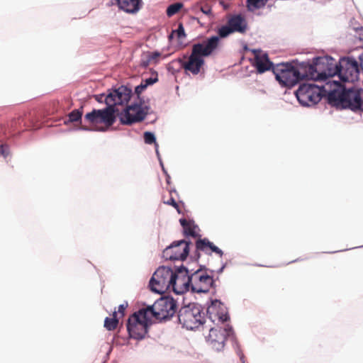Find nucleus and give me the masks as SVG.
Segmentation results:
<instances>
[{
	"label": "nucleus",
	"mask_w": 363,
	"mask_h": 363,
	"mask_svg": "<svg viewBox=\"0 0 363 363\" xmlns=\"http://www.w3.org/2000/svg\"><path fill=\"white\" fill-rule=\"evenodd\" d=\"M132 90L121 86L118 89L109 91L105 98L106 107L103 109H94L85 115V119L91 123H103L107 126L112 125L116 119V113L118 111L117 105L127 103L131 96Z\"/></svg>",
	"instance_id": "1"
},
{
	"label": "nucleus",
	"mask_w": 363,
	"mask_h": 363,
	"mask_svg": "<svg viewBox=\"0 0 363 363\" xmlns=\"http://www.w3.org/2000/svg\"><path fill=\"white\" fill-rule=\"evenodd\" d=\"M307 74V79L325 81L327 86L334 84L331 78L336 76V62L330 56L313 57L312 61H303Z\"/></svg>",
	"instance_id": "2"
},
{
	"label": "nucleus",
	"mask_w": 363,
	"mask_h": 363,
	"mask_svg": "<svg viewBox=\"0 0 363 363\" xmlns=\"http://www.w3.org/2000/svg\"><path fill=\"white\" fill-rule=\"evenodd\" d=\"M219 45V39L217 36L208 38L203 43H195L192 46L191 53L188 61L179 60L182 67L188 72L196 75L200 72L201 67L204 64L203 57L211 55L217 49Z\"/></svg>",
	"instance_id": "3"
},
{
	"label": "nucleus",
	"mask_w": 363,
	"mask_h": 363,
	"mask_svg": "<svg viewBox=\"0 0 363 363\" xmlns=\"http://www.w3.org/2000/svg\"><path fill=\"white\" fill-rule=\"evenodd\" d=\"M334 89L325 90L330 102L342 104L352 110L363 111V89H346L337 81H334Z\"/></svg>",
	"instance_id": "4"
},
{
	"label": "nucleus",
	"mask_w": 363,
	"mask_h": 363,
	"mask_svg": "<svg viewBox=\"0 0 363 363\" xmlns=\"http://www.w3.org/2000/svg\"><path fill=\"white\" fill-rule=\"evenodd\" d=\"M303 62H300L294 66L290 63L278 64L273 67V73L279 83L286 87H292L299 81L307 79Z\"/></svg>",
	"instance_id": "5"
},
{
	"label": "nucleus",
	"mask_w": 363,
	"mask_h": 363,
	"mask_svg": "<svg viewBox=\"0 0 363 363\" xmlns=\"http://www.w3.org/2000/svg\"><path fill=\"white\" fill-rule=\"evenodd\" d=\"M179 322L187 330H194L204 323L205 316L201 305L191 303L182 306L178 312Z\"/></svg>",
	"instance_id": "6"
},
{
	"label": "nucleus",
	"mask_w": 363,
	"mask_h": 363,
	"mask_svg": "<svg viewBox=\"0 0 363 363\" xmlns=\"http://www.w3.org/2000/svg\"><path fill=\"white\" fill-rule=\"evenodd\" d=\"M150 320V315L144 308L134 313L127 322V330L130 337L138 340L144 339L147 333L148 323Z\"/></svg>",
	"instance_id": "7"
},
{
	"label": "nucleus",
	"mask_w": 363,
	"mask_h": 363,
	"mask_svg": "<svg viewBox=\"0 0 363 363\" xmlns=\"http://www.w3.org/2000/svg\"><path fill=\"white\" fill-rule=\"evenodd\" d=\"M359 66L353 57H340L338 62H336V75L342 82H354L359 79Z\"/></svg>",
	"instance_id": "8"
},
{
	"label": "nucleus",
	"mask_w": 363,
	"mask_h": 363,
	"mask_svg": "<svg viewBox=\"0 0 363 363\" xmlns=\"http://www.w3.org/2000/svg\"><path fill=\"white\" fill-rule=\"evenodd\" d=\"M143 308L150 318L164 320L174 315L177 311V303L173 298L161 297L153 305Z\"/></svg>",
	"instance_id": "9"
},
{
	"label": "nucleus",
	"mask_w": 363,
	"mask_h": 363,
	"mask_svg": "<svg viewBox=\"0 0 363 363\" xmlns=\"http://www.w3.org/2000/svg\"><path fill=\"white\" fill-rule=\"evenodd\" d=\"M174 271L171 267L161 266L153 274L151 277L149 286L150 290L158 294H162L167 290L171 289V284L174 279Z\"/></svg>",
	"instance_id": "10"
},
{
	"label": "nucleus",
	"mask_w": 363,
	"mask_h": 363,
	"mask_svg": "<svg viewBox=\"0 0 363 363\" xmlns=\"http://www.w3.org/2000/svg\"><path fill=\"white\" fill-rule=\"evenodd\" d=\"M150 109L149 106L144 105L140 101L135 102L129 106L118 114L120 122L124 125H131L143 121Z\"/></svg>",
	"instance_id": "11"
},
{
	"label": "nucleus",
	"mask_w": 363,
	"mask_h": 363,
	"mask_svg": "<svg viewBox=\"0 0 363 363\" xmlns=\"http://www.w3.org/2000/svg\"><path fill=\"white\" fill-rule=\"evenodd\" d=\"M297 100L303 106H313L322 98L321 88L314 84H302L295 91Z\"/></svg>",
	"instance_id": "12"
},
{
	"label": "nucleus",
	"mask_w": 363,
	"mask_h": 363,
	"mask_svg": "<svg viewBox=\"0 0 363 363\" xmlns=\"http://www.w3.org/2000/svg\"><path fill=\"white\" fill-rule=\"evenodd\" d=\"M191 271L192 269L184 265L175 268L174 277L172 279L174 280L172 281L171 289H172L176 294H182L191 289V279L190 274Z\"/></svg>",
	"instance_id": "13"
},
{
	"label": "nucleus",
	"mask_w": 363,
	"mask_h": 363,
	"mask_svg": "<svg viewBox=\"0 0 363 363\" xmlns=\"http://www.w3.org/2000/svg\"><path fill=\"white\" fill-rule=\"evenodd\" d=\"M190 244L191 242L186 240L174 241L163 250L162 257L166 260L183 261L189 255Z\"/></svg>",
	"instance_id": "14"
},
{
	"label": "nucleus",
	"mask_w": 363,
	"mask_h": 363,
	"mask_svg": "<svg viewBox=\"0 0 363 363\" xmlns=\"http://www.w3.org/2000/svg\"><path fill=\"white\" fill-rule=\"evenodd\" d=\"M233 334L232 328L226 325L225 328L214 327L210 329L208 335L206 337L209 346L217 352L223 350L227 337Z\"/></svg>",
	"instance_id": "15"
},
{
	"label": "nucleus",
	"mask_w": 363,
	"mask_h": 363,
	"mask_svg": "<svg viewBox=\"0 0 363 363\" xmlns=\"http://www.w3.org/2000/svg\"><path fill=\"white\" fill-rule=\"evenodd\" d=\"M191 291L194 293H208L213 286L214 280L212 276L201 271V268L191 272Z\"/></svg>",
	"instance_id": "16"
},
{
	"label": "nucleus",
	"mask_w": 363,
	"mask_h": 363,
	"mask_svg": "<svg viewBox=\"0 0 363 363\" xmlns=\"http://www.w3.org/2000/svg\"><path fill=\"white\" fill-rule=\"evenodd\" d=\"M207 315L212 322H220L223 323L229 319L227 308L220 301L215 299L211 301L207 308Z\"/></svg>",
	"instance_id": "17"
},
{
	"label": "nucleus",
	"mask_w": 363,
	"mask_h": 363,
	"mask_svg": "<svg viewBox=\"0 0 363 363\" xmlns=\"http://www.w3.org/2000/svg\"><path fill=\"white\" fill-rule=\"evenodd\" d=\"M255 58L252 66L256 68L257 73L262 74L271 69H273V63L269 60L267 54L255 50Z\"/></svg>",
	"instance_id": "18"
},
{
	"label": "nucleus",
	"mask_w": 363,
	"mask_h": 363,
	"mask_svg": "<svg viewBox=\"0 0 363 363\" xmlns=\"http://www.w3.org/2000/svg\"><path fill=\"white\" fill-rule=\"evenodd\" d=\"M228 24H229L233 33L243 34L247 30V22L241 14L230 16L228 20Z\"/></svg>",
	"instance_id": "19"
},
{
	"label": "nucleus",
	"mask_w": 363,
	"mask_h": 363,
	"mask_svg": "<svg viewBox=\"0 0 363 363\" xmlns=\"http://www.w3.org/2000/svg\"><path fill=\"white\" fill-rule=\"evenodd\" d=\"M196 248L199 251H202L205 252L206 255H211V252H213L218 255L220 257L223 255V252L217 246H216L213 242H210L207 238H200L196 242Z\"/></svg>",
	"instance_id": "20"
},
{
	"label": "nucleus",
	"mask_w": 363,
	"mask_h": 363,
	"mask_svg": "<svg viewBox=\"0 0 363 363\" xmlns=\"http://www.w3.org/2000/svg\"><path fill=\"white\" fill-rule=\"evenodd\" d=\"M120 9L126 13H135L140 8L141 0H117Z\"/></svg>",
	"instance_id": "21"
},
{
	"label": "nucleus",
	"mask_w": 363,
	"mask_h": 363,
	"mask_svg": "<svg viewBox=\"0 0 363 363\" xmlns=\"http://www.w3.org/2000/svg\"><path fill=\"white\" fill-rule=\"evenodd\" d=\"M179 223L183 227L184 234L185 236H191L193 238L200 236V235L196 232V230H199V226L195 224L194 220H187L185 218H180Z\"/></svg>",
	"instance_id": "22"
},
{
	"label": "nucleus",
	"mask_w": 363,
	"mask_h": 363,
	"mask_svg": "<svg viewBox=\"0 0 363 363\" xmlns=\"http://www.w3.org/2000/svg\"><path fill=\"white\" fill-rule=\"evenodd\" d=\"M267 1L268 0H247L246 4L248 11H254L263 8Z\"/></svg>",
	"instance_id": "23"
},
{
	"label": "nucleus",
	"mask_w": 363,
	"mask_h": 363,
	"mask_svg": "<svg viewBox=\"0 0 363 363\" xmlns=\"http://www.w3.org/2000/svg\"><path fill=\"white\" fill-rule=\"evenodd\" d=\"M118 323V320L116 318V311L113 312V318L106 317L104 320V327L108 330H114Z\"/></svg>",
	"instance_id": "24"
},
{
	"label": "nucleus",
	"mask_w": 363,
	"mask_h": 363,
	"mask_svg": "<svg viewBox=\"0 0 363 363\" xmlns=\"http://www.w3.org/2000/svg\"><path fill=\"white\" fill-rule=\"evenodd\" d=\"M82 116V111L79 109H74L68 114V120L65 121V124L72 122H77L81 121Z\"/></svg>",
	"instance_id": "25"
},
{
	"label": "nucleus",
	"mask_w": 363,
	"mask_h": 363,
	"mask_svg": "<svg viewBox=\"0 0 363 363\" xmlns=\"http://www.w3.org/2000/svg\"><path fill=\"white\" fill-rule=\"evenodd\" d=\"M144 140L145 143L148 145L155 143L156 154L157 156H159L158 145L156 143V138L155 134L148 131L145 132L144 133Z\"/></svg>",
	"instance_id": "26"
},
{
	"label": "nucleus",
	"mask_w": 363,
	"mask_h": 363,
	"mask_svg": "<svg viewBox=\"0 0 363 363\" xmlns=\"http://www.w3.org/2000/svg\"><path fill=\"white\" fill-rule=\"evenodd\" d=\"M217 33L218 35H216L218 37V39L224 38L228 37L231 33H233V30H231V28L230 27L229 24L227 23V25L222 26L221 27L218 28L217 30Z\"/></svg>",
	"instance_id": "27"
},
{
	"label": "nucleus",
	"mask_w": 363,
	"mask_h": 363,
	"mask_svg": "<svg viewBox=\"0 0 363 363\" xmlns=\"http://www.w3.org/2000/svg\"><path fill=\"white\" fill-rule=\"evenodd\" d=\"M183 6L182 3H175L170 4L167 9V15L171 17L176 14Z\"/></svg>",
	"instance_id": "28"
},
{
	"label": "nucleus",
	"mask_w": 363,
	"mask_h": 363,
	"mask_svg": "<svg viewBox=\"0 0 363 363\" xmlns=\"http://www.w3.org/2000/svg\"><path fill=\"white\" fill-rule=\"evenodd\" d=\"M174 34H175L179 39H183L186 37L184 28L182 23L179 25L177 29L172 31V33L169 35V38H172Z\"/></svg>",
	"instance_id": "29"
},
{
	"label": "nucleus",
	"mask_w": 363,
	"mask_h": 363,
	"mask_svg": "<svg viewBox=\"0 0 363 363\" xmlns=\"http://www.w3.org/2000/svg\"><path fill=\"white\" fill-rule=\"evenodd\" d=\"M147 88V86L143 83V82L140 83V84L138 85L135 88V93L138 96V101H140V100L144 103V100L140 98V94Z\"/></svg>",
	"instance_id": "30"
},
{
	"label": "nucleus",
	"mask_w": 363,
	"mask_h": 363,
	"mask_svg": "<svg viewBox=\"0 0 363 363\" xmlns=\"http://www.w3.org/2000/svg\"><path fill=\"white\" fill-rule=\"evenodd\" d=\"M10 154L9 147L7 145H0V155L6 158Z\"/></svg>",
	"instance_id": "31"
},
{
	"label": "nucleus",
	"mask_w": 363,
	"mask_h": 363,
	"mask_svg": "<svg viewBox=\"0 0 363 363\" xmlns=\"http://www.w3.org/2000/svg\"><path fill=\"white\" fill-rule=\"evenodd\" d=\"M158 81L157 77H149L145 80L143 81V83L147 87L150 85H152L155 82Z\"/></svg>",
	"instance_id": "32"
},
{
	"label": "nucleus",
	"mask_w": 363,
	"mask_h": 363,
	"mask_svg": "<svg viewBox=\"0 0 363 363\" xmlns=\"http://www.w3.org/2000/svg\"><path fill=\"white\" fill-rule=\"evenodd\" d=\"M160 56V53L159 52H149L147 54V57L150 58L151 62H156L158 57Z\"/></svg>",
	"instance_id": "33"
},
{
	"label": "nucleus",
	"mask_w": 363,
	"mask_h": 363,
	"mask_svg": "<svg viewBox=\"0 0 363 363\" xmlns=\"http://www.w3.org/2000/svg\"><path fill=\"white\" fill-rule=\"evenodd\" d=\"M151 62H152L151 60H150V58L147 57V55L145 56V58L142 59L140 65L143 67H147Z\"/></svg>",
	"instance_id": "34"
},
{
	"label": "nucleus",
	"mask_w": 363,
	"mask_h": 363,
	"mask_svg": "<svg viewBox=\"0 0 363 363\" xmlns=\"http://www.w3.org/2000/svg\"><path fill=\"white\" fill-rule=\"evenodd\" d=\"M77 130H85V131H93V130L105 131L106 129L104 128H100V129L90 128L82 125V126L78 128Z\"/></svg>",
	"instance_id": "35"
},
{
	"label": "nucleus",
	"mask_w": 363,
	"mask_h": 363,
	"mask_svg": "<svg viewBox=\"0 0 363 363\" xmlns=\"http://www.w3.org/2000/svg\"><path fill=\"white\" fill-rule=\"evenodd\" d=\"M107 95H105L104 94H99V95H96L95 96V99L97 101L99 102H102V101H105V98L106 97Z\"/></svg>",
	"instance_id": "36"
},
{
	"label": "nucleus",
	"mask_w": 363,
	"mask_h": 363,
	"mask_svg": "<svg viewBox=\"0 0 363 363\" xmlns=\"http://www.w3.org/2000/svg\"><path fill=\"white\" fill-rule=\"evenodd\" d=\"M128 306V304L125 303H123V304H121L119 306H118V313H121L122 315H123V311L125 309V308Z\"/></svg>",
	"instance_id": "37"
},
{
	"label": "nucleus",
	"mask_w": 363,
	"mask_h": 363,
	"mask_svg": "<svg viewBox=\"0 0 363 363\" xmlns=\"http://www.w3.org/2000/svg\"><path fill=\"white\" fill-rule=\"evenodd\" d=\"M167 204L169 205H172V206H174V208H178V204L177 203L176 201L173 199V198H171L167 202Z\"/></svg>",
	"instance_id": "38"
},
{
	"label": "nucleus",
	"mask_w": 363,
	"mask_h": 363,
	"mask_svg": "<svg viewBox=\"0 0 363 363\" xmlns=\"http://www.w3.org/2000/svg\"><path fill=\"white\" fill-rule=\"evenodd\" d=\"M157 157H158V160H159V161H160V165H161V167H162V171H163L164 174L165 175L168 174H167V170L165 169V168H164V165H163V163H162V160H161V158H160V155H159V156H157Z\"/></svg>",
	"instance_id": "39"
},
{
	"label": "nucleus",
	"mask_w": 363,
	"mask_h": 363,
	"mask_svg": "<svg viewBox=\"0 0 363 363\" xmlns=\"http://www.w3.org/2000/svg\"><path fill=\"white\" fill-rule=\"evenodd\" d=\"M359 60L360 67L363 70V52L359 56Z\"/></svg>",
	"instance_id": "40"
},
{
	"label": "nucleus",
	"mask_w": 363,
	"mask_h": 363,
	"mask_svg": "<svg viewBox=\"0 0 363 363\" xmlns=\"http://www.w3.org/2000/svg\"><path fill=\"white\" fill-rule=\"evenodd\" d=\"M201 11L205 14H209L211 9L209 8H201Z\"/></svg>",
	"instance_id": "41"
},
{
	"label": "nucleus",
	"mask_w": 363,
	"mask_h": 363,
	"mask_svg": "<svg viewBox=\"0 0 363 363\" xmlns=\"http://www.w3.org/2000/svg\"><path fill=\"white\" fill-rule=\"evenodd\" d=\"M359 34L360 35L359 39L363 40V28L359 29Z\"/></svg>",
	"instance_id": "42"
},
{
	"label": "nucleus",
	"mask_w": 363,
	"mask_h": 363,
	"mask_svg": "<svg viewBox=\"0 0 363 363\" xmlns=\"http://www.w3.org/2000/svg\"><path fill=\"white\" fill-rule=\"evenodd\" d=\"M225 264H223V266H222V267H221L218 270V274L222 273V272H223V269H224V268H225Z\"/></svg>",
	"instance_id": "43"
},
{
	"label": "nucleus",
	"mask_w": 363,
	"mask_h": 363,
	"mask_svg": "<svg viewBox=\"0 0 363 363\" xmlns=\"http://www.w3.org/2000/svg\"><path fill=\"white\" fill-rule=\"evenodd\" d=\"M238 354L240 357V359H242L244 356L243 354L240 352V350H238L237 352Z\"/></svg>",
	"instance_id": "44"
},
{
	"label": "nucleus",
	"mask_w": 363,
	"mask_h": 363,
	"mask_svg": "<svg viewBox=\"0 0 363 363\" xmlns=\"http://www.w3.org/2000/svg\"><path fill=\"white\" fill-rule=\"evenodd\" d=\"M166 177H167V182L169 184V179H170V177H169V174H167Z\"/></svg>",
	"instance_id": "45"
},
{
	"label": "nucleus",
	"mask_w": 363,
	"mask_h": 363,
	"mask_svg": "<svg viewBox=\"0 0 363 363\" xmlns=\"http://www.w3.org/2000/svg\"><path fill=\"white\" fill-rule=\"evenodd\" d=\"M361 247H363V245H362Z\"/></svg>",
	"instance_id": "46"
},
{
	"label": "nucleus",
	"mask_w": 363,
	"mask_h": 363,
	"mask_svg": "<svg viewBox=\"0 0 363 363\" xmlns=\"http://www.w3.org/2000/svg\"><path fill=\"white\" fill-rule=\"evenodd\" d=\"M243 363H245V362L243 361Z\"/></svg>",
	"instance_id": "47"
}]
</instances>
